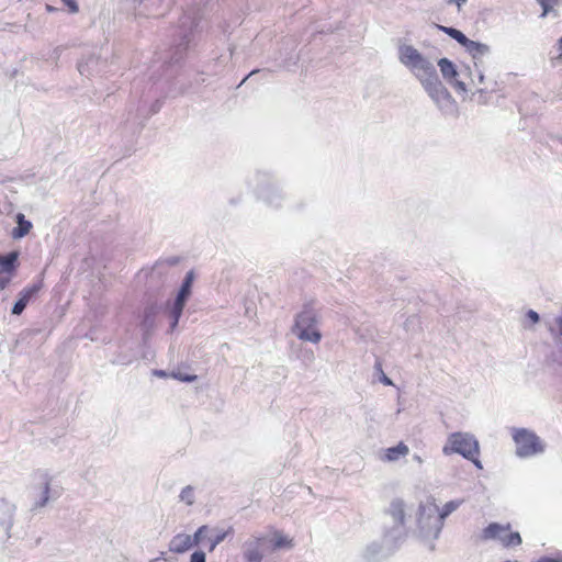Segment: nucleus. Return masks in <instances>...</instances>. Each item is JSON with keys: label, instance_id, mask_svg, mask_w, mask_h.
Listing matches in <instances>:
<instances>
[{"label": "nucleus", "instance_id": "1", "mask_svg": "<svg viewBox=\"0 0 562 562\" xmlns=\"http://www.w3.org/2000/svg\"><path fill=\"white\" fill-rule=\"evenodd\" d=\"M397 58L419 85L438 75L434 61L411 44L401 43L397 46Z\"/></svg>", "mask_w": 562, "mask_h": 562}, {"label": "nucleus", "instance_id": "2", "mask_svg": "<svg viewBox=\"0 0 562 562\" xmlns=\"http://www.w3.org/2000/svg\"><path fill=\"white\" fill-rule=\"evenodd\" d=\"M321 323V308L314 302H308L295 315L292 333L299 340L316 345L323 338Z\"/></svg>", "mask_w": 562, "mask_h": 562}, {"label": "nucleus", "instance_id": "3", "mask_svg": "<svg viewBox=\"0 0 562 562\" xmlns=\"http://www.w3.org/2000/svg\"><path fill=\"white\" fill-rule=\"evenodd\" d=\"M199 21L191 14H183L178 22L173 34V44L170 49V56L167 68L181 61L190 45L194 42L198 34Z\"/></svg>", "mask_w": 562, "mask_h": 562}, {"label": "nucleus", "instance_id": "4", "mask_svg": "<svg viewBox=\"0 0 562 562\" xmlns=\"http://www.w3.org/2000/svg\"><path fill=\"white\" fill-rule=\"evenodd\" d=\"M420 86L441 115L446 117H457L459 115L458 102L442 83L439 75L429 80H424Z\"/></svg>", "mask_w": 562, "mask_h": 562}, {"label": "nucleus", "instance_id": "5", "mask_svg": "<svg viewBox=\"0 0 562 562\" xmlns=\"http://www.w3.org/2000/svg\"><path fill=\"white\" fill-rule=\"evenodd\" d=\"M442 453L445 456L461 454L464 459L472 461L477 469H482V463L477 458L480 454L479 441L471 434L458 431L449 435Z\"/></svg>", "mask_w": 562, "mask_h": 562}, {"label": "nucleus", "instance_id": "6", "mask_svg": "<svg viewBox=\"0 0 562 562\" xmlns=\"http://www.w3.org/2000/svg\"><path fill=\"white\" fill-rule=\"evenodd\" d=\"M417 525L419 535L425 539H437L442 530L441 518L435 501L422 503L418 507Z\"/></svg>", "mask_w": 562, "mask_h": 562}, {"label": "nucleus", "instance_id": "7", "mask_svg": "<svg viewBox=\"0 0 562 562\" xmlns=\"http://www.w3.org/2000/svg\"><path fill=\"white\" fill-rule=\"evenodd\" d=\"M512 437L516 446L518 458L526 459L544 452V443L540 437L527 428H512Z\"/></svg>", "mask_w": 562, "mask_h": 562}, {"label": "nucleus", "instance_id": "8", "mask_svg": "<svg viewBox=\"0 0 562 562\" xmlns=\"http://www.w3.org/2000/svg\"><path fill=\"white\" fill-rule=\"evenodd\" d=\"M257 184L256 191L258 198L263 201L268 206L279 209L282 205L284 195L277 180H274L268 172H258L256 175Z\"/></svg>", "mask_w": 562, "mask_h": 562}, {"label": "nucleus", "instance_id": "9", "mask_svg": "<svg viewBox=\"0 0 562 562\" xmlns=\"http://www.w3.org/2000/svg\"><path fill=\"white\" fill-rule=\"evenodd\" d=\"M394 536L386 532L381 541L374 540L369 542L361 551V558L366 562H379L387 558L396 548Z\"/></svg>", "mask_w": 562, "mask_h": 562}, {"label": "nucleus", "instance_id": "10", "mask_svg": "<svg viewBox=\"0 0 562 562\" xmlns=\"http://www.w3.org/2000/svg\"><path fill=\"white\" fill-rule=\"evenodd\" d=\"M389 515L393 518L395 526L389 533L394 536V539H401L404 536L405 525V503L401 498H395L391 502L387 509Z\"/></svg>", "mask_w": 562, "mask_h": 562}, {"label": "nucleus", "instance_id": "11", "mask_svg": "<svg viewBox=\"0 0 562 562\" xmlns=\"http://www.w3.org/2000/svg\"><path fill=\"white\" fill-rule=\"evenodd\" d=\"M35 475L38 477L43 486L38 499L34 502L31 508L32 512L45 507L50 498L55 499L59 497V493L57 491H52L50 488L52 476L47 471L38 470Z\"/></svg>", "mask_w": 562, "mask_h": 562}, {"label": "nucleus", "instance_id": "12", "mask_svg": "<svg viewBox=\"0 0 562 562\" xmlns=\"http://www.w3.org/2000/svg\"><path fill=\"white\" fill-rule=\"evenodd\" d=\"M437 65L440 69V72H441L443 79L449 85H451L458 91H461V92L468 91V87H467L465 82L457 79L458 71H457L456 65L451 60L443 57L438 60Z\"/></svg>", "mask_w": 562, "mask_h": 562}, {"label": "nucleus", "instance_id": "13", "mask_svg": "<svg viewBox=\"0 0 562 562\" xmlns=\"http://www.w3.org/2000/svg\"><path fill=\"white\" fill-rule=\"evenodd\" d=\"M465 52L471 56L473 61L472 69L485 68V58L491 55V47L487 44L473 41Z\"/></svg>", "mask_w": 562, "mask_h": 562}, {"label": "nucleus", "instance_id": "14", "mask_svg": "<svg viewBox=\"0 0 562 562\" xmlns=\"http://www.w3.org/2000/svg\"><path fill=\"white\" fill-rule=\"evenodd\" d=\"M41 288H42L41 281L24 288L19 293V299L12 307V311H11L12 314L21 315L23 313V311L25 310V307L27 306L29 302L37 294V292L41 290Z\"/></svg>", "mask_w": 562, "mask_h": 562}, {"label": "nucleus", "instance_id": "15", "mask_svg": "<svg viewBox=\"0 0 562 562\" xmlns=\"http://www.w3.org/2000/svg\"><path fill=\"white\" fill-rule=\"evenodd\" d=\"M263 538L255 537L245 541L243 544V557L246 562H261L263 554L261 552V544Z\"/></svg>", "mask_w": 562, "mask_h": 562}, {"label": "nucleus", "instance_id": "16", "mask_svg": "<svg viewBox=\"0 0 562 562\" xmlns=\"http://www.w3.org/2000/svg\"><path fill=\"white\" fill-rule=\"evenodd\" d=\"M103 64L104 61L99 57L91 55L87 59H82L78 63V71L80 75L89 77L101 72Z\"/></svg>", "mask_w": 562, "mask_h": 562}, {"label": "nucleus", "instance_id": "17", "mask_svg": "<svg viewBox=\"0 0 562 562\" xmlns=\"http://www.w3.org/2000/svg\"><path fill=\"white\" fill-rule=\"evenodd\" d=\"M509 525H501L498 522H491L486 526L480 536L482 541L497 540L502 541L504 535L509 530Z\"/></svg>", "mask_w": 562, "mask_h": 562}, {"label": "nucleus", "instance_id": "18", "mask_svg": "<svg viewBox=\"0 0 562 562\" xmlns=\"http://www.w3.org/2000/svg\"><path fill=\"white\" fill-rule=\"evenodd\" d=\"M16 506L5 499L0 501V512L3 514L4 518L0 521L5 530V535L9 538L10 531L14 524V515H15Z\"/></svg>", "mask_w": 562, "mask_h": 562}, {"label": "nucleus", "instance_id": "19", "mask_svg": "<svg viewBox=\"0 0 562 562\" xmlns=\"http://www.w3.org/2000/svg\"><path fill=\"white\" fill-rule=\"evenodd\" d=\"M19 266V252L11 251L7 255H0V274L12 276Z\"/></svg>", "mask_w": 562, "mask_h": 562}, {"label": "nucleus", "instance_id": "20", "mask_svg": "<svg viewBox=\"0 0 562 562\" xmlns=\"http://www.w3.org/2000/svg\"><path fill=\"white\" fill-rule=\"evenodd\" d=\"M192 547L191 536L187 533H177L169 542V551L173 553H184Z\"/></svg>", "mask_w": 562, "mask_h": 562}, {"label": "nucleus", "instance_id": "21", "mask_svg": "<svg viewBox=\"0 0 562 562\" xmlns=\"http://www.w3.org/2000/svg\"><path fill=\"white\" fill-rule=\"evenodd\" d=\"M15 222L16 226L12 229L11 237L13 239H21L30 233V231L33 227V224L29 220H26L25 215L22 213H18L15 215Z\"/></svg>", "mask_w": 562, "mask_h": 562}, {"label": "nucleus", "instance_id": "22", "mask_svg": "<svg viewBox=\"0 0 562 562\" xmlns=\"http://www.w3.org/2000/svg\"><path fill=\"white\" fill-rule=\"evenodd\" d=\"M409 452V448L404 442H400L394 447H390L384 450V457L382 458L387 462H395L400 460L402 457L407 456Z\"/></svg>", "mask_w": 562, "mask_h": 562}, {"label": "nucleus", "instance_id": "23", "mask_svg": "<svg viewBox=\"0 0 562 562\" xmlns=\"http://www.w3.org/2000/svg\"><path fill=\"white\" fill-rule=\"evenodd\" d=\"M159 5L160 0H137V5L135 7V10L138 15H156L159 14Z\"/></svg>", "mask_w": 562, "mask_h": 562}, {"label": "nucleus", "instance_id": "24", "mask_svg": "<svg viewBox=\"0 0 562 562\" xmlns=\"http://www.w3.org/2000/svg\"><path fill=\"white\" fill-rule=\"evenodd\" d=\"M438 30L443 32L445 34L449 35L451 38L457 41L464 49L469 47V45L473 42L472 40L468 38L461 31L458 29H454L452 26H443V25H436Z\"/></svg>", "mask_w": 562, "mask_h": 562}, {"label": "nucleus", "instance_id": "25", "mask_svg": "<svg viewBox=\"0 0 562 562\" xmlns=\"http://www.w3.org/2000/svg\"><path fill=\"white\" fill-rule=\"evenodd\" d=\"M187 302L175 299L173 302L169 306V317H170V329L173 330L178 324L179 319L182 315L184 305Z\"/></svg>", "mask_w": 562, "mask_h": 562}, {"label": "nucleus", "instance_id": "26", "mask_svg": "<svg viewBox=\"0 0 562 562\" xmlns=\"http://www.w3.org/2000/svg\"><path fill=\"white\" fill-rule=\"evenodd\" d=\"M194 272L192 270L186 273L181 286L177 293L176 299L187 302L191 295V289L194 281Z\"/></svg>", "mask_w": 562, "mask_h": 562}, {"label": "nucleus", "instance_id": "27", "mask_svg": "<svg viewBox=\"0 0 562 562\" xmlns=\"http://www.w3.org/2000/svg\"><path fill=\"white\" fill-rule=\"evenodd\" d=\"M463 503V499H453L446 503L441 508L438 507V517L441 518L442 526L445 525V519L456 512Z\"/></svg>", "mask_w": 562, "mask_h": 562}, {"label": "nucleus", "instance_id": "28", "mask_svg": "<svg viewBox=\"0 0 562 562\" xmlns=\"http://www.w3.org/2000/svg\"><path fill=\"white\" fill-rule=\"evenodd\" d=\"M471 83L473 86L484 85L485 83V68H475L467 67Z\"/></svg>", "mask_w": 562, "mask_h": 562}, {"label": "nucleus", "instance_id": "29", "mask_svg": "<svg viewBox=\"0 0 562 562\" xmlns=\"http://www.w3.org/2000/svg\"><path fill=\"white\" fill-rule=\"evenodd\" d=\"M501 543L506 548L516 547L521 543V537L519 532H509L508 530L502 538Z\"/></svg>", "mask_w": 562, "mask_h": 562}, {"label": "nucleus", "instance_id": "30", "mask_svg": "<svg viewBox=\"0 0 562 562\" xmlns=\"http://www.w3.org/2000/svg\"><path fill=\"white\" fill-rule=\"evenodd\" d=\"M179 498L188 506L193 505L195 501L193 486L187 485L186 487H183L180 492Z\"/></svg>", "mask_w": 562, "mask_h": 562}, {"label": "nucleus", "instance_id": "31", "mask_svg": "<svg viewBox=\"0 0 562 562\" xmlns=\"http://www.w3.org/2000/svg\"><path fill=\"white\" fill-rule=\"evenodd\" d=\"M232 531V528L225 531L217 532L214 537L209 539V551L212 552L215 550V548L223 542L228 533Z\"/></svg>", "mask_w": 562, "mask_h": 562}, {"label": "nucleus", "instance_id": "32", "mask_svg": "<svg viewBox=\"0 0 562 562\" xmlns=\"http://www.w3.org/2000/svg\"><path fill=\"white\" fill-rule=\"evenodd\" d=\"M559 0H538L539 4L542 8L541 18L547 16L549 13L553 11V7L558 3Z\"/></svg>", "mask_w": 562, "mask_h": 562}, {"label": "nucleus", "instance_id": "33", "mask_svg": "<svg viewBox=\"0 0 562 562\" xmlns=\"http://www.w3.org/2000/svg\"><path fill=\"white\" fill-rule=\"evenodd\" d=\"M209 531V527L207 526H201L200 528H198V530L194 532L193 536H191V543L192 546H196L199 544L200 542L203 541L204 539V536L205 533Z\"/></svg>", "mask_w": 562, "mask_h": 562}, {"label": "nucleus", "instance_id": "34", "mask_svg": "<svg viewBox=\"0 0 562 562\" xmlns=\"http://www.w3.org/2000/svg\"><path fill=\"white\" fill-rule=\"evenodd\" d=\"M285 547H289L291 548L292 547V540L284 537V536H277L274 541H273V549L277 550V549H281V548H285Z\"/></svg>", "mask_w": 562, "mask_h": 562}, {"label": "nucleus", "instance_id": "35", "mask_svg": "<svg viewBox=\"0 0 562 562\" xmlns=\"http://www.w3.org/2000/svg\"><path fill=\"white\" fill-rule=\"evenodd\" d=\"M476 93L479 94L477 102L480 104H487L490 101L488 89L487 88H477Z\"/></svg>", "mask_w": 562, "mask_h": 562}, {"label": "nucleus", "instance_id": "36", "mask_svg": "<svg viewBox=\"0 0 562 562\" xmlns=\"http://www.w3.org/2000/svg\"><path fill=\"white\" fill-rule=\"evenodd\" d=\"M190 562H206V557L203 551H194L190 557Z\"/></svg>", "mask_w": 562, "mask_h": 562}, {"label": "nucleus", "instance_id": "37", "mask_svg": "<svg viewBox=\"0 0 562 562\" xmlns=\"http://www.w3.org/2000/svg\"><path fill=\"white\" fill-rule=\"evenodd\" d=\"M61 2L69 9V12L77 13L79 11L76 0H61Z\"/></svg>", "mask_w": 562, "mask_h": 562}, {"label": "nucleus", "instance_id": "38", "mask_svg": "<svg viewBox=\"0 0 562 562\" xmlns=\"http://www.w3.org/2000/svg\"><path fill=\"white\" fill-rule=\"evenodd\" d=\"M162 106V101L157 99L155 102H153V104L150 105V110L149 112L147 113L146 117L149 116V115H153V114H156L160 111Z\"/></svg>", "mask_w": 562, "mask_h": 562}, {"label": "nucleus", "instance_id": "39", "mask_svg": "<svg viewBox=\"0 0 562 562\" xmlns=\"http://www.w3.org/2000/svg\"><path fill=\"white\" fill-rule=\"evenodd\" d=\"M154 311L153 307H148L144 312V326L150 325L153 322Z\"/></svg>", "mask_w": 562, "mask_h": 562}, {"label": "nucleus", "instance_id": "40", "mask_svg": "<svg viewBox=\"0 0 562 562\" xmlns=\"http://www.w3.org/2000/svg\"><path fill=\"white\" fill-rule=\"evenodd\" d=\"M300 358L305 363H312L314 361V352L312 350H302V355L300 356Z\"/></svg>", "mask_w": 562, "mask_h": 562}, {"label": "nucleus", "instance_id": "41", "mask_svg": "<svg viewBox=\"0 0 562 562\" xmlns=\"http://www.w3.org/2000/svg\"><path fill=\"white\" fill-rule=\"evenodd\" d=\"M173 376L182 382H193L196 379V375L191 374H182V373H175Z\"/></svg>", "mask_w": 562, "mask_h": 562}, {"label": "nucleus", "instance_id": "42", "mask_svg": "<svg viewBox=\"0 0 562 562\" xmlns=\"http://www.w3.org/2000/svg\"><path fill=\"white\" fill-rule=\"evenodd\" d=\"M376 368L381 371V378H380V381L384 384V385H393V382L392 380L386 376L384 374V372L382 371V368H381V364L380 363H376Z\"/></svg>", "mask_w": 562, "mask_h": 562}, {"label": "nucleus", "instance_id": "43", "mask_svg": "<svg viewBox=\"0 0 562 562\" xmlns=\"http://www.w3.org/2000/svg\"><path fill=\"white\" fill-rule=\"evenodd\" d=\"M527 318L532 322L533 324L538 323L540 317H539V314L533 311V310H529L526 314Z\"/></svg>", "mask_w": 562, "mask_h": 562}, {"label": "nucleus", "instance_id": "44", "mask_svg": "<svg viewBox=\"0 0 562 562\" xmlns=\"http://www.w3.org/2000/svg\"><path fill=\"white\" fill-rule=\"evenodd\" d=\"M468 0H447L448 5H456L460 11L463 5H465Z\"/></svg>", "mask_w": 562, "mask_h": 562}, {"label": "nucleus", "instance_id": "45", "mask_svg": "<svg viewBox=\"0 0 562 562\" xmlns=\"http://www.w3.org/2000/svg\"><path fill=\"white\" fill-rule=\"evenodd\" d=\"M488 86L490 87H486L488 89V93L499 91V83L496 80L490 81Z\"/></svg>", "mask_w": 562, "mask_h": 562}, {"label": "nucleus", "instance_id": "46", "mask_svg": "<svg viewBox=\"0 0 562 562\" xmlns=\"http://www.w3.org/2000/svg\"><path fill=\"white\" fill-rule=\"evenodd\" d=\"M10 277L11 276H8L7 278L0 277V290H4L8 286Z\"/></svg>", "mask_w": 562, "mask_h": 562}, {"label": "nucleus", "instance_id": "47", "mask_svg": "<svg viewBox=\"0 0 562 562\" xmlns=\"http://www.w3.org/2000/svg\"><path fill=\"white\" fill-rule=\"evenodd\" d=\"M537 562H562V560L543 557L540 558Z\"/></svg>", "mask_w": 562, "mask_h": 562}, {"label": "nucleus", "instance_id": "48", "mask_svg": "<svg viewBox=\"0 0 562 562\" xmlns=\"http://www.w3.org/2000/svg\"><path fill=\"white\" fill-rule=\"evenodd\" d=\"M557 324L559 327V333L562 335V315L557 318Z\"/></svg>", "mask_w": 562, "mask_h": 562}, {"label": "nucleus", "instance_id": "49", "mask_svg": "<svg viewBox=\"0 0 562 562\" xmlns=\"http://www.w3.org/2000/svg\"><path fill=\"white\" fill-rule=\"evenodd\" d=\"M413 460H414L416 463H418V464H423V462H424L423 458H422L420 456H418V454H414V456H413Z\"/></svg>", "mask_w": 562, "mask_h": 562}, {"label": "nucleus", "instance_id": "50", "mask_svg": "<svg viewBox=\"0 0 562 562\" xmlns=\"http://www.w3.org/2000/svg\"><path fill=\"white\" fill-rule=\"evenodd\" d=\"M154 374L161 378L167 375L164 370H154Z\"/></svg>", "mask_w": 562, "mask_h": 562}, {"label": "nucleus", "instance_id": "51", "mask_svg": "<svg viewBox=\"0 0 562 562\" xmlns=\"http://www.w3.org/2000/svg\"><path fill=\"white\" fill-rule=\"evenodd\" d=\"M415 321V317H409L407 318L406 323H405V326L407 327L411 323H413Z\"/></svg>", "mask_w": 562, "mask_h": 562}, {"label": "nucleus", "instance_id": "52", "mask_svg": "<svg viewBox=\"0 0 562 562\" xmlns=\"http://www.w3.org/2000/svg\"><path fill=\"white\" fill-rule=\"evenodd\" d=\"M553 139L562 144V136L557 135L553 137Z\"/></svg>", "mask_w": 562, "mask_h": 562}, {"label": "nucleus", "instance_id": "53", "mask_svg": "<svg viewBox=\"0 0 562 562\" xmlns=\"http://www.w3.org/2000/svg\"><path fill=\"white\" fill-rule=\"evenodd\" d=\"M559 50H560V53H562V37L559 41Z\"/></svg>", "mask_w": 562, "mask_h": 562}, {"label": "nucleus", "instance_id": "54", "mask_svg": "<svg viewBox=\"0 0 562 562\" xmlns=\"http://www.w3.org/2000/svg\"><path fill=\"white\" fill-rule=\"evenodd\" d=\"M177 262H178V260H177V259H175V258H172V259H170V260H169V263H170V265H175V263H177Z\"/></svg>", "mask_w": 562, "mask_h": 562}, {"label": "nucleus", "instance_id": "55", "mask_svg": "<svg viewBox=\"0 0 562 562\" xmlns=\"http://www.w3.org/2000/svg\"><path fill=\"white\" fill-rule=\"evenodd\" d=\"M48 11H53L54 9L50 5H47Z\"/></svg>", "mask_w": 562, "mask_h": 562}, {"label": "nucleus", "instance_id": "56", "mask_svg": "<svg viewBox=\"0 0 562 562\" xmlns=\"http://www.w3.org/2000/svg\"><path fill=\"white\" fill-rule=\"evenodd\" d=\"M559 57L562 59V53H560Z\"/></svg>", "mask_w": 562, "mask_h": 562}, {"label": "nucleus", "instance_id": "57", "mask_svg": "<svg viewBox=\"0 0 562 562\" xmlns=\"http://www.w3.org/2000/svg\"><path fill=\"white\" fill-rule=\"evenodd\" d=\"M150 562H154V560H153V561H150Z\"/></svg>", "mask_w": 562, "mask_h": 562}]
</instances>
